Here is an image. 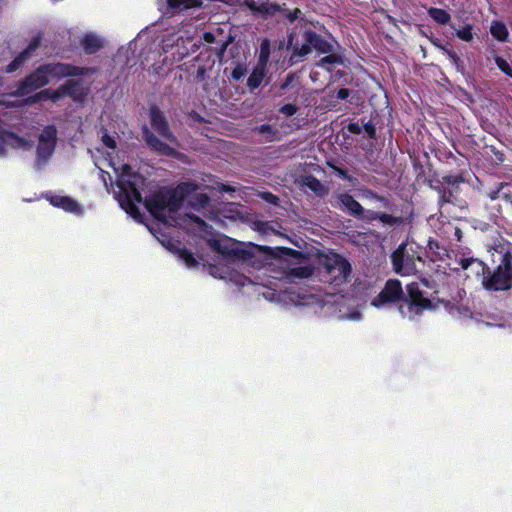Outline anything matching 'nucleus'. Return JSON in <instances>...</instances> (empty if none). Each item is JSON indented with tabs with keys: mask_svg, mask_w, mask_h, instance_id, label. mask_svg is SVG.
<instances>
[{
	"mask_svg": "<svg viewBox=\"0 0 512 512\" xmlns=\"http://www.w3.org/2000/svg\"><path fill=\"white\" fill-rule=\"evenodd\" d=\"M402 285L397 279H389L383 289L372 299L371 304L374 307L381 308L389 305H397L403 301Z\"/></svg>",
	"mask_w": 512,
	"mask_h": 512,
	"instance_id": "9",
	"label": "nucleus"
},
{
	"mask_svg": "<svg viewBox=\"0 0 512 512\" xmlns=\"http://www.w3.org/2000/svg\"><path fill=\"white\" fill-rule=\"evenodd\" d=\"M188 197H190V199H189L190 206L196 210L206 208L210 203V197L206 193H196V191H195L192 194H190Z\"/></svg>",
	"mask_w": 512,
	"mask_h": 512,
	"instance_id": "30",
	"label": "nucleus"
},
{
	"mask_svg": "<svg viewBox=\"0 0 512 512\" xmlns=\"http://www.w3.org/2000/svg\"><path fill=\"white\" fill-rule=\"evenodd\" d=\"M329 167L333 170L335 174H337L342 179L348 181V182H354L357 181V178H354L353 176H350L348 171L346 169L340 168L335 165L329 164Z\"/></svg>",
	"mask_w": 512,
	"mask_h": 512,
	"instance_id": "47",
	"label": "nucleus"
},
{
	"mask_svg": "<svg viewBox=\"0 0 512 512\" xmlns=\"http://www.w3.org/2000/svg\"><path fill=\"white\" fill-rule=\"evenodd\" d=\"M213 248L228 260H240L251 264L255 268L262 267V261L257 259V252L261 250V247L256 244H246L228 238L225 241L215 240Z\"/></svg>",
	"mask_w": 512,
	"mask_h": 512,
	"instance_id": "4",
	"label": "nucleus"
},
{
	"mask_svg": "<svg viewBox=\"0 0 512 512\" xmlns=\"http://www.w3.org/2000/svg\"><path fill=\"white\" fill-rule=\"evenodd\" d=\"M278 14L280 15L281 19L286 21L289 24L294 23L296 20L302 19L304 16V13L299 8H292L289 10L285 6V4L281 5V10L278 11Z\"/></svg>",
	"mask_w": 512,
	"mask_h": 512,
	"instance_id": "28",
	"label": "nucleus"
},
{
	"mask_svg": "<svg viewBox=\"0 0 512 512\" xmlns=\"http://www.w3.org/2000/svg\"><path fill=\"white\" fill-rule=\"evenodd\" d=\"M473 259L474 258H461L459 260V265L463 270H468L473 266Z\"/></svg>",
	"mask_w": 512,
	"mask_h": 512,
	"instance_id": "56",
	"label": "nucleus"
},
{
	"mask_svg": "<svg viewBox=\"0 0 512 512\" xmlns=\"http://www.w3.org/2000/svg\"><path fill=\"white\" fill-rule=\"evenodd\" d=\"M323 265L331 283L341 285L349 281L351 265L342 255L338 253L325 255Z\"/></svg>",
	"mask_w": 512,
	"mask_h": 512,
	"instance_id": "8",
	"label": "nucleus"
},
{
	"mask_svg": "<svg viewBox=\"0 0 512 512\" xmlns=\"http://www.w3.org/2000/svg\"><path fill=\"white\" fill-rule=\"evenodd\" d=\"M57 141V129L55 125H46L39 135L37 146V158L41 161H47L54 153Z\"/></svg>",
	"mask_w": 512,
	"mask_h": 512,
	"instance_id": "11",
	"label": "nucleus"
},
{
	"mask_svg": "<svg viewBox=\"0 0 512 512\" xmlns=\"http://www.w3.org/2000/svg\"><path fill=\"white\" fill-rule=\"evenodd\" d=\"M45 92L47 93V96H45L46 100H51L54 103L65 97V93L62 91V84L55 90L45 89Z\"/></svg>",
	"mask_w": 512,
	"mask_h": 512,
	"instance_id": "43",
	"label": "nucleus"
},
{
	"mask_svg": "<svg viewBox=\"0 0 512 512\" xmlns=\"http://www.w3.org/2000/svg\"><path fill=\"white\" fill-rule=\"evenodd\" d=\"M81 45L87 55L97 53L103 46L101 40L94 34H86L81 40Z\"/></svg>",
	"mask_w": 512,
	"mask_h": 512,
	"instance_id": "23",
	"label": "nucleus"
},
{
	"mask_svg": "<svg viewBox=\"0 0 512 512\" xmlns=\"http://www.w3.org/2000/svg\"><path fill=\"white\" fill-rule=\"evenodd\" d=\"M508 184L505 183V182H500L498 183V185L494 188V189H491L487 192V197L491 200V201H495L497 200L499 197H500V194L502 192V190L507 187Z\"/></svg>",
	"mask_w": 512,
	"mask_h": 512,
	"instance_id": "48",
	"label": "nucleus"
},
{
	"mask_svg": "<svg viewBox=\"0 0 512 512\" xmlns=\"http://www.w3.org/2000/svg\"><path fill=\"white\" fill-rule=\"evenodd\" d=\"M430 186L438 193V206L439 208H442L447 204V200L445 198L446 185L442 181H439L437 184H431Z\"/></svg>",
	"mask_w": 512,
	"mask_h": 512,
	"instance_id": "38",
	"label": "nucleus"
},
{
	"mask_svg": "<svg viewBox=\"0 0 512 512\" xmlns=\"http://www.w3.org/2000/svg\"><path fill=\"white\" fill-rule=\"evenodd\" d=\"M347 130L352 134H360L362 132V127L357 122H349L347 125Z\"/></svg>",
	"mask_w": 512,
	"mask_h": 512,
	"instance_id": "55",
	"label": "nucleus"
},
{
	"mask_svg": "<svg viewBox=\"0 0 512 512\" xmlns=\"http://www.w3.org/2000/svg\"><path fill=\"white\" fill-rule=\"evenodd\" d=\"M350 90L348 88H340L336 93V98L338 100H345L349 97Z\"/></svg>",
	"mask_w": 512,
	"mask_h": 512,
	"instance_id": "57",
	"label": "nucleus"
},
{
	"mask_svg": "<svg viewBox=\"0 0 512 512\" xmlns=\"http://www.w3.org/2000/svg\"><path fill=\"white\" fill-rule=\"evenodd\" d=\"M47 96V93L45 92V89L44 90H41L40 92L38 93H35L33 95H28L27 98L24 100V104L25 105H33V104H36L42 100H46V97Z\"/></svg>",
	"mask_w": 512,
	"mask_h": 512,
	"instance_id": "45",
	"label": "nucleus"
},
{
	"mask_svg": "<svg viewBox=\"0 0 512 512\" xmlns=\"http://www.w3.org/2000/svg\"><path fill=\"white\" fill-rule=\"evenodd\" d=\"M255 130L260 133L266 135L267 141H274L278 134V130L269 123H263L255 128Z\"/></svg>",
	"mask_w": 512,
	"mask_h": 512,
	"instance_id": "36",
	"label": "nucleus"
},
{
	"mask_svg": "<svg viewBox=\"0 0 512 512\" xmlns=\"http://www.w3.org/2000/svg\"><path fill=\"white\" fill-rule=\"evenodd\" d=\"M363 194L367 199L379 201L381 203L382 207H384L388 210H392L394 208V205L391 203L389 198H387L386 196L377 194L375 191H373L370 188H365L363 190Z\"/></svg>",
	"mask_w": 512,
	"mask_h": 512,
	"instance_id": "32",
	"label": "nucleus"
},
{
	"mask_svg": "<svg viewBox=\"0 0 512 512\" xmlns=\"http://www.w3.org/2000/svg\"><path fill=\"white\" fill-rule=\"evenodd\" d=\"M494 60H495L497 67L504 74H506L507 76L512 78V67L510 66V64L505 59H503L502 57L497 56V55L495 56Z\"/></svg>",
	"mask_w": 512,
	"mask_h": 512,
	"instance_id": "42",
	"label": "nucleus"
},
{
	"mask_svg": "<svg viewBox=\"0 0 512 512\" xmlns=\"http://www.w3.org/2000/svg\"><path fill=\"white\" fill-rule=\"evenodd\" d=\"M428 250L431 253V261L444 260L448 255L447 249L439 243L438 240L430 238L427 243Z\"/></svg>",
	"mask_w": 512,
	"mask_h": 512,
	"instance_id": "25",
	"label": "nucleus"
},
{
	"mask_svg": "<svg viewBox=\"0 0 512 512\" xmlns=\"http://www.w3.org/2000/svg\"><path fill=\"white\" fill-rule=\"evenodd\" d=\"M356 219L362 220L369 224H372L375 221H379L388 227H397L402 223L401 217L393 216L392 214L388 213L377 212L370 209L366 210L365 208L363 215L358 216Z\"/></svg>",
	"mask_w": 512,
	"mask_h": 512,
	"instance_id": "16",
	"label": "nucleus"
},
{
	"mask_svg": "<svg viewBox=\"0 0 512 512\" xmlns=\"http://www.w3.org/2000/svg\"><path fill=\"white\" fill-rule=\"evenodd\" d=\"M217 2L223 3V4H225L227 6H231V7L241 5V0H217Z\"/></svg>",
	"mask_w": 512,
	"mask_h": 512,
	"instance_id": "60",
	"label": "nucleus"
},
{
	"mask_svg": "<svg viewBox=\"0 0 512 512\" xmlns=\"http://www.w3.org/2000/svg\"><path fill=\"white\" fill-rule=\"evenodd\" d=\"M455 36L464 42H472L474 39L473 25L465 24L455 31Z\"/></svg>",
	"mask_w": 512,
	"mask_h": 512,
	"instance_id": "37",
	"label": "nucleus"
},
{
	"mask_svg": "<svg viewBox=\"0 0 512 512\" xmlns=\"http://www.w3.org/2000/svg\"><path fill=\"white\" fill-rule=\"evenodd\" d=\"M168 11L179 13L189 11V9H201L203 2L201 0H166Z\"/></svg>",
	"mask_w": 512,
	"mask_h": 512,
	"instance_id": "19",
	"label": "nucleus"
},
{
	"mask_svg": "<svg viewBox=\"0 0 512 512\" xmlns=\"http://www.w3.org/2000/svg\"><path fill=\"white\" fill-rule=\"evenodd\" d=\"M302 184L313 191L318 197H325L329 190L313 174H308L302 178Z\"/></svg>",
	"mask_w": 512,
	"mask_h": 512,
	"instance_id": "21",
	"label": "nucleus"
},
{
	"mask_svg": "<svg viewBox=\"0 0 512 512\" xmlns=\"http://www.w3.org/2000/svg\"><path fill=\"white\" fill-rule=\"evenodd\" d=\"M417 262L424 263L417 251L407 249L406 243H401L391 254L393 271L400 276H411L418 273Z\"/></svg>",
	"mask_w": 512,
	"mask_h": 512,
	"instance_id": "7",
	"label": "nucleus"
},
{
	"mask_svg": "<svg viewBox=\"0 0 512 512\" xmlns=\"http://www.w3.org/2000/svg\"><path fill=\"white\" fill-rule=\"evenodd\" d=\"M6 139L4 135V130L0 132V156H4L6 153Z\"/></svg>",
	"mask_w": 512,
	"mask_h": 512,
	"instance_id": "58",
	"label": "nucleus"
},
{
	"mask_svg": "<svg viewBox=\"0 0 512 512\" xmlns=\"http://www.w3.org/2000/svg\"><path fill=\"white\" fill-rule=\"evenodd\" d=\"M206 73V68L205 66H199L198 69H197V76L199 78H202Z\"/></svg>",
	"mask_w": 512,
	"mask_h": 512,
	"instance_id": "64",
	"label": "nucleus"
},
{
	"mask_svg": "<svg viewBox=\"0 0 512 512\" xmlns=\"http://www.w3.org/2000/svg\"><path fill=\"white\" fill-rule=\"evenodd\" d=\"M260 197L267 203L271 205H279L280 199L277 195L273 194L272 192L265 191L260 194Z\"/></svg>",
	"mask_w": 512,
	"mask_h": 512,
	"instance_id": "50",
	"label": "nucleus"
},
{
	"mask_svg": "<svg viewBox=\"0 0 512 512\" xmlns=\"http://www.w3.org/2000/svg\"><path fill=\"white\" fill-rule=\"evenodd\" d=\"M42 67L47 78L53 77L57 79L70 76H84L94 71L90 67L74 66V64H65V62H49L48 64H42Z\"/></svg>",
	"mask_w": 512,
	"mask_h": 512,
	"instance_id": "10",
	"label": "nucleus"
},
{
	"mask_svg": "<svg viewBox=\"0 0 512 512\" xmlns=\"http://www.w3.org/2000/svg\"><path fill=\"white\" fill-rule=\"evenodd\" d=\"M42 37L40 34L34 36L30 43L28 44L27 48L24 49L22 52H20L14 60L9 63L5 71L7 73H13L17 71L19 68H21L27 61H29L32 57V55L39 49L41 46Z\"/></svg>",
	"mask_w": 512,
	"mask_h": 512,
	"instance_id": "14",
	"label": "nucleus"
},
{
	"mask_svg": "<svg viewBox=\"0 0 512 512\" xmlns=\"http://www.w3.org/2000/svg\"><path fill=\"white\" fill-rule=\"evenodd\" d=\"M144 183V178L132 170L128 164H124L118 178V187L126 195V212L133 217L140 216V211L136 203L143 201L140 186Z\"/></svg>",
	"mask_w": 512,
	"mask_h": 512,
	"instance_id": "3",
	"label": "nucleus"
},
{
	"mask_svg": "<svg viewBox=\"0 0 512 512\" xmlns=\"http://www.w3.org/2000/svg\"><path fill=\"white\" fill-rule=\"evenodd\" d=\"M36 90L38 89L35 87L32 81L27 76H25L19 81L17 89L15 91L10 92V96L26 97Z\"/></svg>",
	"mask_w": 512,
	"mask_h": 512,
	"instance_id": "24",
	"label": "nucleus"
},
{
	"mask_svg": "<svg viewBox=\"0 0 512 512\" xmlns=\"http://www.w3.org/2000/svg\"><path fill=\"white\" fill-rule=\"evenodd\" d=\"M442 182L447 186L459 187V184L464 182L461 174H448L442 178Z\"/></svg>",
	"mask_w": 512,
	"mask_h": 512,
	"instance_id": "41",
	"label": "nucleus"
},
{
	"mask_svg": "<svg viewBox=\"0 0 512 512\" xmlns=\"http://www.w3.org/2000/svg\"><path fill=\"white\" fill-rule=\"evenodd\" d=\"M220 192H234V187L228 185V184H221L219 187Z\"/></svg>",
	"mask_w": 512,
	"mask_h": 512,
	"instance_id": "62",
	"label": "nucleus"
},
{
	"mask_svg": "<svg viewBox=\"0 0 512 512\" xmlns=\"http://www.w3.org/2000/svg\"><path fill=\"white\" fill-rule=\"evenodd\" d=\"M293 79H294L293 74H291V73L287 74L284 81L282 82L280 88L286 89L292 83Z\"/></svg>",
	"mask_w": 512,
	"mask_h": 512,
	"instance_id": "59",
	"label": "nucleus"
},
{
	"mask_svg": "<svg viewBox=\"0 0 512 512\" xmlns=\"http://www.w3.org/2000/svg\"><path fill=\"white\" fill-rule=\"evenodd\" d=\"M434 307L432 300L424 295L420 286L417 283H410L406 286V293L403 292V301L398 307V312L402 317L413 320L425 310H432Z\"/></svg>",
	"mask_w": 512,
	"mask_h": 512,
	"instance_id": "6",
	"label": "nucleus"
},
{
	"mask_svg": "<svg viewBox=\"0 0 512 512\" xmlns=\"http://www.w3.org/2000/svg\"><path fill=\"white\" fill-rule=\"evenodd\" d=\"M198 189L199 184L194 181L180 182L175 187H160L146 198L144 205L154 219L165 224V212H177L185 199Z\"/></svg>",
	"mask_w": 512,
	"mask_h": 512,
	"instance_id": "1",
	"label": "nucleus"
},
{
	"mask_svg": "<svg viewBox=\"0 0 512 512\" xmlns=\"http://www.w3.org/2000/svg\"><path fill=\"white\" fill-rule=\"evenodd\" d=\"M281 11V5L278 3L263 2L260 4L259 14L265 18L274 17Z\"/></svg>",
	"mask_w": 512,
	"mask_h": 512,
	"instance_id": "33",
	"label": "nucleus"
},
{
	"mask_svg": "<svg viewBox=\"0 0 512 512\" xmlns=\"http://www.w3.org/2000/svg\"><path fill=\"white\" fill-rule=\"evenodd\" d=\"M142 135L146 145L158 155L174 157L177 154L173 147L161 141L146 125L142 128Z\"/></svg>",
	"mask_w": 512,
	"mask_h": 512,
	"instance_id": "15",
	"label": "nucleus"
},
{
	"mask_svg": "<svg viewBox=\"0 0 512 512\" xmlns=\"http://www.w3.org/2000/svg\"><path fill=\"white\" fill-rule=\"evenodd\" d=\"M49 203L68 213H79L81 210L77 200L70 196L52 195L48 198Z\"/></svg>",
	"mask_w": 512,
	"mask_h": 512,
	"instance_id": "18",
	"label": "nucleus"
},
{
	"mask_svg": "<svg viewBox=\"0 0 512 512\" xmlns=\"http://www.w3.org/2000/svg\"><path fill=\"white\" fill-rule=\"evenodd\" d=\"M302 43L294 41V33L287 35L286 49L291 50L288 62L291 65H297L310 55L313 51L318 54L329 53L333 50V43L325 39L311 27H304L302 31Z\"/></svg>",
	"mask_w": 512,
	"mask_h": 512,
	"instance_id": "2",
	"label": "nucleus"
},
{
	"mask_svg": "<svg viewBox=\"0 0 512 512\" xmlns=\"http://www.w3.org/2000/svg\"><path fill=\"white\" fill-rule=\"evenodd\" d=\"M62 91L65 97H69L75 102H83L88 95V91L83 87L82 81L77 79H68L62 84Z\"/></svg>",
	"mask_w": 512,
	"mask_h": 512,
	"instance_id": "17",
	"label": "nucleus"
},
{
	"mask_svg": "<svg viewBox=\"0 0 512 512\" xmlns=\"http://www.w3.org/2000/svg\"><path fill=\"white\" fill-rule=\"evenodd\" d=\"M428 15L438 24L446 25L451 20V15L447 10H443V8H428Z\"/></svg>",
	"mask_w": 512,
	"mask_h": 512,
	"instance_id": "31",
	"label": "nucleus"
},
{
	"mask_svg": "<svg viewBox=\"0 0 512 512\" xmlns=\"http://www.w3.org/2000/svg\"><path fill=\"white\" fill-rule=\"evenodd\" d=\"M331 204L334 208L356 219L364 213L363 205L347 191L336 193Z\"/></svg>",
	"mask_w": 512,
	"mask_h": 512,
	"instance_id": "12",
	"label": "nucleus"
},
{
	"mask_svg": "<svg viewBox=\"0 0 512 512\" xmlns=\"http://www.w3.org/2000/svg\"><path fill=\"white\" fill-rule=\"evenodd\" d=\"M279 113L284 115L285 117H292L293 115H296L299 111V108L297 105L294 104H285L279 108Z\"/></svg>",
	"mask_w": 512,
	"mask_h": 512,
	"instance_id": "49",
	"label": "nucleus"
},
{
	"mask_svg": "<svg viewBox=\"0 0 512 512\" xmlns=\"http://www.w3.org/2000/svg\"><path fill=\"white\" fill-rule=\"evenodd\" d=\"M178 257L184 262L189 268H195L198 266V261L194 254L187 248H179L177 250Z\"/></svg>",
	"mask_w": 512,
	"mask_h": 512,
	"instance_id": "34",
	"label": "nucleus"
},
{
	"mask_svg": "<svg viewBox=\"0 0 512 512\" xmlns=\"http://www.w3.org/2000/svg\"><path fill=\"white\" fill-rule=\"evenodd\" d=\"M149 119L152 128L164 139L174 142L175 135L169 127L168 120L164 113L156 105H151L149 109Z\"/></svg>",
	"mask_w": 512,
	"mask_h": 512,
	"instance_id": "13",
	"label": "nucleus"
},
{
	"mask_svg": "<svg viewBox=\"0 0 512 512\" xmlns=\"http://www.w3.org/2000/svg\"><path fill=\"white\" fill-rule=\"evenodd\" d=\"M472 263L473 266H471L470 269L474 271L476 275L482 276L483 279L487 275L489 267L485 262L477 258H474Z\"/></svg>",
	"mask_w": 512,
	"mask_h": 512,
	"instance_id": "39",
	"label": "nucleus"
},
{
	"mask_svg": "<svg viewBox=\"0 0 512 512\" xmlns=\"http://www.w3.org/2000/svg\"><path fill=\"white\" fill-rule=\"evenodd\" d=\"M445 55L448 57L449 61L452 62V65L456 67V70L463 73L464 72V64L460 57L453 50H445Z\"/></svg>",
	"mask_w": 512,
	"mask_h": 512,
	"instance_id": "40",
	"label": "nucleus"
},
{
	"mask_svg": "<svg viewBox=\"0 0 512 512\" xmlns=\"http://www.w3.org/2000/svg\"><path fill=\"white\" fill-rule=\"evenodd\" d=\"M313 268L311 266L294 267L289 270V276L298 279H307L313 275Z\"/></svg>",
	"mask_w": 512,
	"mask_h": 512,
	"instance_id": "35",
	"label": "nucleus"
},
{
	"mask_svg": "<svg viewBox=\"0 0 512 512\" xmlns=\"http://www.w3.org/2000/svg\"><path fill=\"white\" fill-rule=\"evenodd\" d=\"M491 151L495 157V162L497 164H502L505 161V154L502 151L496 149L495 147H492Z\"/></svg>",
	"mask_w": 512,
	"mask_h": 512,
	"instance_id": "54",
	"label": "nucleus"
},
{
	"mask_svg": "<svg viewBox=\"0 0 512 512\" xmlns=\"http://www.w3.org/2000/svg\"><path fill=\"white\" fill-rule=\"evenodd\" d=\"M322 54L325 56L321 58L317 63L318 67H322L328 71H331L330 65H342L344 63L343 57L340 54L335 53L334 49L329 53Z\"/></svg>",
	"mask_w": 512,
	"mask_h": 512,
	"instance_id": "26",
	"label": "nucleus"
},
{
	"mask_svg": "<svg viewBox=\"0 0 512 512\" xmlns=\"http://www.w3.org/2000/svg\"><path fill=\"white\" fill-rule=\"evenodd\" d=\"M431 42L434 46H436L437 48H439L441 51H443V53L445 54V50H449L448 48H446V46L442 45L440 43V40L439 39H431Z\"/></svg>",
	"mask_w": 512,
	"mask_h": 512,
	"instance_id": "61",
	"label": "nucleus"
},
{
	"mask_svg": "<svg viewBox=\"0 0 512 512\" xmlns=\"http://www.w3.org/2000/svg\"><path fill=\"white\" fill-rule=\"evenodd\" d=\"M4 135L6 139V146H10L15 149L23 148L25 150H29L33 146V142L31 140H28L13 131L4 130Z\"/></svg>",
	"mask_w": 512,
	"mask_h": 512,
	"instance_id": "20",
	"label": "nucleus"
},
{
	"mask_svg": "<svg viewBox=\"0 0 512 512\" xmlns=\"http://www.w3.org/2000/svg\"><path fill=\"white\" fill-rule=\"evenodd\" d=\"M490 33L499 42H506L508 40L509 32L502 21L494 20L490 27Z\"/></svg>",
	"mask_w": 512,
	"mask_h": 512,
	"instance_id": "29",
	"label": "nucleus"
},
{
	"mask_svg": "<svg viewBox=\"0 0 512 512\" xmlns=\"http://www.w3.org/2000/svg\"><path fill=\"white\" fill-rule=\"evenodd\" d=\"M363 127H364L365 132L367 133V136L370 139H376V137H377L376 127H375V124L371 120L366 122Z\"/></svg>",
	"mask_w": 512,
	"mask_h": 512,
	"instance_id": "51",
	"label": "nucleus"
},
{
	"mask_svg": "<svg viewBox=\"0 0 512 512\" xmlns=\"http://www.w3.org/2000/svg\"><path fill=\"white\" fill-rule=\"evenodd\" d=\"M102 142L106 147L110 149H114L116 147V142L114 138L108 134H104L102 136Z\"/></svg>",
	"mask_w": 512,
	"mask_h": 512,
	"instance_id": "53",
	"label": "nucleus"
},
{
	"mask_svg": "<svg viewBox=\"0 0 512 512\" xmlns=\"http://www.w3.org/2000/svg\"><path fill=\"white\" fill-rule=\"evenodd\" d=\"M266 76V66L260 62L254 66L251 74L248 77L247 85L251 90L257 89L262 84Z\"/></svg>",
	"mask_w": 512,
	"mask_h": 512,
	"instance_id": "22",
	"label": "nucleus"
},
{
	"mask_svg": "<svg viewBox=\"0 0 512 512\" xmlns=\"http://www.w3.org/2000/svg\"><path fill=\"white\" fill-rule=\"evenodd\" d=\"M246 73L247 67L245 66V64H238L234 66V68L232 69L230 77L233 80H241L246 75Z\"/></svg>",
	"mask_w": 512,
	"mask_h": 512,
	"instance_id": "46",
	"label": "nucleus"
},
{
	"mask_svg": "<svg viewBox=\"0 0 512 512\" xmlns=\"http://www.w3.org/2000/svg\"><path fill=\"white\" fill-rule=\"evenodd\" d=\"M500 262L496 268L487 272L482 279V286L486 291H509L512 288V252L509 249L501 250Z\"/></svg>",
	"mask_w": 512,
	"mask_h": 512,
	"instance_id": "5",
	"label": "nucleus"
},
{
	"mask_svg": "<svg viewBox=\"0 0 512 512\" xmlns=\"http://www.w3.org/2000/svg\"><path fill=\"white\" fill-rule=\"evenodd\" d=\"M26 76L32 81V83L35 85L37 89L46 86L50 81V79L47 78V75L42 64L39 67H36L32 72H30Z\"/></svg>",
	"mask_w": 512,
	"mask_h": 512,
	"instance_id": "27",
	"label": "nucleus"
},
{
	"mask_svg": "<svg viewBox=\"0 0 512 512\" xmlns=\"http://www.w3.org/2000/svg\"><path fill=\"white\" fill-rule=\"evenodd\" d=\"M190 218L197 224L199 225H205V222L204 220H202L199 216L197 215H191Z\"/></svg>",
	"mask_w": 512,
	"mask_h": 512,
	"instance_id": "63",
	"label": "nucleus"
},
{
	"mask_svg": "<svg viewBox=\"0 0 512 512\" xmlns=\"http://www.w3.org/2000/svg\"><path fill=\"white\" fill-rule=\"evenodd\" d=\"M242 5L246 6L252 12L259 14L260 5H257L255 0H243Z\"/></svg>",
	"mask_w": 512,
	"mask_h": 512,
	"instance_id": "52",
	"label": "nucleus"
},
{
	"mask_svg": "<svg viewBox=\"0 0 512 512\" xmlns=\"http://www.w3.org/2000/svg\"><path fill=\"white\" fill-rule=\"evenodd\" d=\"M460 188L452 187L446 185L445 198L447 200V204H455L457 197L459 195Z\"/></svg>",
	"mask_w": 512,
	"mask_h": 512,
	"instance_id": "44",
	"label": "nucleus"
}]
</instances>
